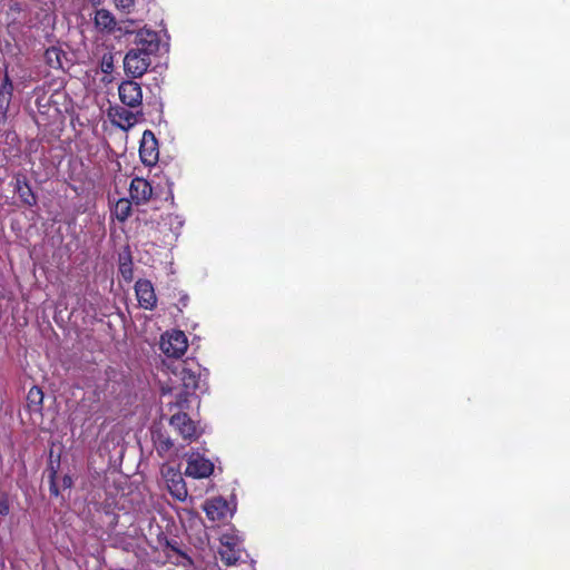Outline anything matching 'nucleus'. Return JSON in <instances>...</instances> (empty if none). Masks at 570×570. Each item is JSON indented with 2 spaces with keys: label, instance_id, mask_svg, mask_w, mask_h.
Instances as JSON below:
<instances>
[{
  "label": "nucleus",
  "instance_id": "nucleus-1",
  "mask_svg": "<svg viewBox=\"0 0 570 570\" xmlns=\"http://www.w3.org/2000/svg\"><path fill=\"white\" fill-rule=\"evenodd\" d=\"M137 48L130 49L124 58L125 72L131 78L141 77L149 68L150 55L158 49L156 32L144 31L137 36Z\"/></svg>",
  "mask_w": 570,
  "mask_h": 570
},
{
  "label": "nucleus",
  "instance_id": "nucleus-2",
  "mask_svg": "<svg viewBox=\"0 0 570 570\" xmlns=\"http://www.w3.org/2000/svg\"><path fill=\"white\" fill-rule=\"evenodd\" d=\"M177 375L180 377L185 392L184 395H179L176 405L180 409H185L188 402L187 396L202 390L205 385V380L203 379L200 366L195 363L183 362L179 364Z\"/></svg>",
  "mask_w": 570,
  "mask_h": 570
},
{
  "label": "nucleus",
  "instance_id": "nucleus-3",
  "mask_svg": "<svg viewBox=\"0 0 570 570\" xmlns=\"http://www.w3.org/2000/svg\"><path fill=\"white\" fill-rule=\"evenodd\" d=\"M187 347V337L181 331L167 332L161 335L160 348L169 357L183 356Z\"/></svg>",
  "mask_w": 570,
  "mask_h": 570
},
{
  "label": "nucleus",
  "instance_id": "nucleus-4",
  "mask_svg": "<svg viewBox=\"0 0 570 570\" xmlns=\"http://www.w3.org/2000/svg\"><path fill=\"white\" fill-rule=\"evenodd\" d=\"M242 542L233 533H224L220 538V548L218 550L220 559L227 564H235L242 557Z\"/></svg>",
  "mask_w": 570,
  "mask_h": 570
},
{
  "label": "nucleus",
  "instance_id": "nucleus-5",
  "mask_svg": "<svg viewBox=\"0 0 570 570\" xmlns=\"http://www.w3.org/2000/svg\"><path fill=\"white\" fill-rule=\"evenodd\" d=\"M161 473L170 494L179 501L186 500L188 492L181 473L171 466L164 468Z\"/></svg>",
  "mask_w": 570,
  "mask_h": 570
},
{
  "label": "nucleus",
  "instance_id": "nucleus-6",
  "mask_svg": "<svg viewBox=\"0 0 570 570\" xmlns=\"http://www.w3.org/2000/svg\"><path fill=\"white\" fill-rule=\"evenodd\" d=\"M214 471V464L199 453H190L187 456L185 474L194 479L208 478Z\"/></svg>",
  "mask_w": 570,
  "mask_h": 570
},
{
  "label": "nucleus",
  "instance_id": "nucleus-7",
  "mask_svg": "<svg viewBox=\"0 0 570 570\" xmlns=\"http://www.w3.org/2000/svg\"><path fill=\"white\" fill-rule=\"evenodd\" d=\"M120 101L130 108H138L142 104V90L138 82L125 80L118 87Z\"/></svg>",
  "mask_w": 570,
  "mask_h": 570
},
{
  "label": "nucleus",
  "instance_id": "nucleus-8",
  "mask_svg": "<svg viewBox=\"0 0 570 570\" xmlns=\"http://www.w3.org/2000/svg\"><path fill=\"white\" fill-rule=\"evenodd\" d=\"M141 116V112H135L131 110L126 109L122 106H110L108 109V117L110 121L124 129L128 130L132 128L137 122L139 117Z\"/></svg>",
  "mask_w": 570,
  "mask_h": 570
},
{
  "label": "nucleus",
  "instance_id": "nucleus-9",
  "mask_svg": "<svg viewBox=\"0 0 570 570\" xmlns=\"http://www.w3.org/2000/svg\"><path fill=\"white\" fill-rule=\"evenodd\" d=\"M170 425L187 441H194L199 438L203 431L184 412L174 414L170 419Z\"/></svg>",
  "mask_w": 570,
  "mask_h": 570
},
{
  "label": "nucleus",
  "instance_id": "nucleus-10",
  "mask_svg": "<svg viewBox=\"0 0 570 570\" xmlns=\"http://www.w3.org/2000/svg\"><path fill=\"white\" fill-rule=\"evenodd\" d=\"M158 155L156 138L151 131L146 130L142 135L139 148L140 159L146 166H153L157 163Z\"/></svg>",
  "mask_w": 570,
  "mask_h": 570
},
{
  "label": "nucleus",
  "instance_id": "nucleus-11",
  "mask_svg": "<svg viewBox=\"0 0 570 570\" xmlns=\"http://www.w3.org/2000/svg\"><path fill=\"white\" fill-rule=\"evenodd\" d=\"M204 510L208 519L212 521L225 520L234 513V510L229 507L228 502L220 497L208 500L204 505Z\"/></svg>",
  "mask_w": 570,
  "mask_h": 570
},
{
  "label": "nucleus",
  "instance_id": "nucleus-12",
  "mask_svg": "<svg viewBox=\"0 0 570 570\" xmlns=\"http://www.w3.org/2000/svg\"><path fill=\"white\" fill-rule=\"evenodd\" d=\"M135 291L140 307L153 309L156 306L157 297L151 282L147 279L137 281Z\"/></svg>",
  "mask_w": 570,
  "mask_h": 570
},
{
  "label": "nucleus",
  "instance_id": "nucleus-13",
  "mask_svg": "<svg viewBox=\"0 0 570 570\" xmlns=\"http://www.w3.org/2000/svg\"><path fill=\"white\" fill-rule=\"evenodd\" d=\"M129 195L136 205L145 204L153 196V187L148 180L135 177L129 186Z\"/></svg>",
  "mask_w": 570,
  "mask_h": 570
},
{
  "label": "nucleus",
  "instance_id": "nucleus-14",
  "mask_svg": "<svg viewBox=\"0 0 570 570\" xmlns=\"http://www.w3.org/2000/svg\"><path fill=\"white\" fill-rule=\"evenodd\" d=\"M12 90H13L12 81L9 78L8 73L6 72L3 81H2V86L0 89V117L1 118H4L7 115V111H8L10 101H11V97H12Z\"/></svg>",
  "mask_w": 570,
  "mask_h": 570
},
{
  "label": "nucleus",
  "instance_id": "nucleus-15",
  "mask_svg": "<svg viewBox=\"0 0 570 570\" xmlns=\"http://www.w3.org/2000/svg\"><path fill=\"white\" fill-rule=\"evenodd\" d=\"M95 26L101 31H111L116 26L112 13L106 9H99L95 14Z\"/></svg>",
  "mask_w": 570,
  "mask_h": 570
},
{
  "label": "nucleus",
  "instance_id": "nucleus-16",
  "mask_svg": "<svg viewBox=\"0 0 570 570\" xmlns=\"http://www.w3.org/2000/svg\"><path fill=\"white\" fill-rule=\"evenodd\" d=\"M16 191L18 193L20 199L28 206L36 205V196L33 195L30 186L26 183V180L17 179L16 181Z\"/></svg>",
  "mask_w": 570,
  "mask_h": 570
},
{
  "label": "nucleus",
  "instance_id": "nucleus-17",
  "mask_svg": "<svg viewBox=\"0 0 570 570\" xmlns=\"http://www.w3.org/2000/svg\"><path fill=\"white\" fill-rule=\"evenodd\" d=\"M131 202L128 198H120L112 208V215L119 220L125 222L131 215Z\"/></svg>",
  "mask_w": 570,
  "mask_h": 570
},
{
  "label": "nucleus",
  "instance_id": "nucleus-18",
  "mask_svg": "<svg viewBox=\"0 0 570 570\" xmlns=\"http://www.w3.org/2000/svg\"><path fill=\"white\" fill-rule=\"evenodd\" d=\"M27 400L30 411H40L43 401L41 389L32 386L28 392Z\"/></svg>",
  "mask_w": 570,
  "mask_h": 570
},
{
  "label": "nucleus",
  "instance_id": "nucleus-19",
  "mask_svg": "<svg viewBox=\"0 0 570 570\" xmlns=\"http://www.w3.org/2000/svg\"><path fill=\"white\" fill-rule=\"evenodd\" d=\"M115 8L126 14L134 12L136 0H114Z\"/></svg>",
  "mask_w": 570,
  "mask_h": 570
},
{
  "label": "nucleus",
  "instance_id": "nucleus-20",
  "mask_svg": "<svg viewBox=\"0 0 570 570\" xmlns=\"http://www.w3.org/2000/svg\"><path fill=\"white\" fill-rule=\"evenodd\" d=\"M100 68L104 73H110L114 70V57L111 53L102 56Z\"/></svg>",
  "mask_w": 570,
  "mask_h": 570
},
{
  "label": "nucleus",
  "instance_id": "nucleus-21",
  "mask_svg": "<svg viewBox=\"0 0 570 570\" xmlns=\"http://www.w3.org/2000/svg\"><path fill=\"white\" fill-rule=\"evenodd\" d=\"M119 271L125 279L130 281L132 278V267L130 258H128V261H121Z\"/></svg>",
  "mask_w": 570,
  "mask_h": 570
},
{
  "label": "nucleus",
  "instance_id": "nucleus-22",
  "mask_svg": "<svg viewBox=\"0 0 570 570\" xmlns=\"http://www.w3.org/2000/svg\"><path fill=\"white\" fill-rule=\"evenodd\" d=\"M10 511L8 500L6 498L0 499V514L7 515Z\"/></svg>",
  "mask_w": 570,
  "mask_h": 570
},
{
  "label": "nucleus",
  "instance_id": "nucleus-23",
  "mask_svg": "<svg viewBox=\"0 0 570 570\" xmlns=\"http://www.w3.org/2000/svg\"><path fill=\"white\" fill-rule=\"evenodd\" d=\"M62 483L65 488H70L72 485V480L70 476L66 475L63 476Z\"/></svg>",
  "mask_w": 570,
  "mask_h": 570
},
{
  "label": "nucleus",
  "instance_id": "nucleus-24",
  "mask_svg": "<svg viewBox=\"0 0 570 570\" xmlns=\"http://www.w3.org/2000/svg\"><path fill=\"white\" fill-rule=\"evenodd\" d=\"M50 491L55 495H58V493H59V491L53 482L51 483Z\"/></svg>",
  "mask_w": 570,
  "mask_h": 570
},
{
  "label": "nucleus",
  "instance_id": "nucleus-25",
  "mask_svg": "<svg viewBox=\"0 0 570 570\" xmlns=\"http://www.w3.org/2000/svg\"><path fill=\"white\" fill-rule=\"evenodd\" d=\"M89 2L92 4V6H99L101 3V0H89Z\"/></svg>",
  "mask_w": 570,
  "mask_h": 570
}]
</instances>
